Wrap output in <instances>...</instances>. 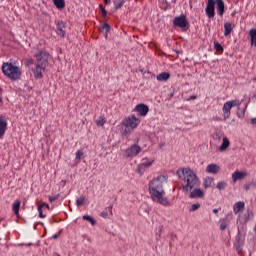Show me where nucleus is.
<instances>
[{
	"mask_svg": "<svg viewBox=\"0 0 256 256\" xmlns=\"http://www.w3.org/2000/svg\"><path fill=\"white\" fill-rule=\"evenodd\" d=\"M167 179L165 175L154 177L149 182L148 190L154 203H159V205H163L164 207H171V202L165 197V189H163V185H167Z\"/></svg>",
	"mask_w": 256,
	"mask_h": 256,
	"instance_id": "1",
	"label": "nucleus"
},
{
	"mask_svg": "<svg viewBox=\"0 0 256 256\" xmlns=\"http://www.w3.org/2000/svg\"><path fill=\"white\" fill-rule=\"evenodd\" d=\"M176 175L182 181V191L191 193L195 187H199V177L190 168H182L176 171Z\"/></svg>",
	"mask_w": 256,
	"mask_h": 256,
	"instance_id": "2",
	"label": "nucleus"
},
{
	"mask_svg": "<svg viewBox=\"0 0 256 256\" xmlns=\"http://www.w3.org/2000/svg\"><path fill=\"white\" fill-rule=\"evenodd\" d=\"M2 73L11 81H19L21 79V69L13 63L4 62L2 64Z\"/></svg>",
	"mask_w": 256,
	"mask_h": 256,
	"instance_id": "3",
	"label": "nucleus"
},
{
	"mask_svg": "<svg viewBox=\"0 0 256 256\" xmlns=\"http://www.w3.org/2000/svg\"><path fill=\"white\" fill-rule=\"evenodd\" d=\"M139 123H141V120L139 118H136L135 115H131L130 117H127L123 121V125L126 127L124 129V135H131V131L133 129H137L139 126Z\"/></svg>",
	"mask_w": 256,
	"mask_h": 256,
	"instance_id": "4",
	"label": "nucleus"
},
{
	"mask_svg": "<svg viewBox=\"0 0 256 256\" xmlns=\"http://www.w3.org/2000/svg\"><path fill=\"white\" fill-rule=\"evenodd\" d=\"M36 59V65H42L44 67H47V64L49 63V54L47 51L42 50L35 54Z\"/></svg>",
	"mask_w": 256,
	"mask_h": 256,
	"instance_id": "5",
	"label": "nucleus"
},
{
	"mask_svg": "<svg viewBox=\"0 0 256 256\" xmlns=\"http://www.w3.org/2000/svg\"><path fill=\"white\" fill-rule=\"evenodd\" d=\"M173 26L179 27V29H187V27H189V21H187L185 14L176 16L173 20Z\"/></svg>",
	"mask_w": 256,
	"mask_h": 256,
	"instance_id": "6",
	"label": "nucleus"
},
{
	"mask_svg": "<svg viewBox=\"0 0 256 256\" xmlns=\"http://www.w3.org/2000/svg\"><path fill=\"white\" fill-rule=\"evenodd\" d=\"M141 153V147L139 145L133 144L125 151L126 159H133V157H137Z\"/></svg>",
	"mask_w": 256,
	"mask_h": 256,
	"instance_id": "7",
	"label": "nucleus"
},
{
	"mask_svg": "<svg viewBox=\"0 0 256 256\" xmlns=\"http://www.w3.org/2000/svg\"><path fill=\"white\" fill-rule=\"evenodd\" d=\"M245 243V236H243V234H241V232H238L237 236H236V240L234 243V247L237 251V253H243V245Z\"/></svg>",
	"mask_w": 256,
	"mask_h": 256,
	"instance_id": "8",
	"label": "nucleus"
},
{
	"mask_svg": "<svg viewBox=\"0 0 256 256\" xmlns=\"http://www.w3.org/2000/svg\"><path fill=\"white\" fill-rule=\"evenodd\" d=\"M205 13L208 19H213V17H215V0L207 1Z\"/></svg>",
	"mask_w": 256,
	"mask_h": 256,
	"instance_id": "9",
	"label": "nucleus"
},
{
	"mask_svg": "<svg viewBox=\"0 0 256 256\" xmlns=\"http://www.w3.org/2000/svg\"><path fill=\"white\" fill-rule=\"evenodd\" d=\"M134 111H136L140 117H145L147 116V113H149V107L145 104H137Z\"/></svg>",
	"mask_w": 256,
	"mask_h": 256,
	"instance_id": "10",
	"label": "nucleus"
},
{
	"mask_svg": "<svg viewBox=\"0 0 256 256\" xmlns=\"http://www.w3.org/2000/svg\"><path fill=\"white\" fill-rule=\"evenodd\" d=\"M205 197V192L199 188H195L190 191L189 198L190 199H203Z\"/></svg>",
	"mask_w": 256,
	"mask_h": 256,
	"instance_id": "11",
	"label": "nucleus"
},
{
	"mask_svg": "<svg viewBox=\"0 0 256 256\" xmlns=\"http://www.w3.org/2000/svg\"><path fill=\"white\" fill-rule=\"evenodd\" d=\"M46 68L47 66L36 64L35 68L32 70L34 73V77L36 79H41V77H43V71H45Z\"/></svg>",
	"mask_w": 256,
	"mask_h": 256,
	"instance_id": "12",
	"label": "nucleus"
},
{
	"mask_svg": "<svg viewBox=\"0 0 256 256\" xmlns=\"http://www.w3.org/2000/svg\"><path fill=\"white\" fill-rule=\"evenodd\" d=\"M231 109H233L229 102H225L223 107H222V113H223V118L224 120L229 119V117H231Z\"/></svg>",
	"mask_w": 256,
	"mask_h": 256,
	"instance_id": "13",
	"label": "nucleus"
},
{
	"mask_svg": "<svg viewBox=\"0 0 256 256\" xmlns=\"http://www.w3.org/2000/svg\"><path fill=\"white\" fill-rule=\"evenodd\" d=\"M219 171H221V167L215 163L209 164L206 167V173H210L211 175H217Z\"/></svg>",
	"mask_w": 256,
	"mask_h": 256,
	"instance_id": "14",
	"label": "nucleus"
},
{
	"mask_svg": "<svg viewBox=\"0 0 256 256\" xmlns=\"http://www.w3.org/2000/svg\"><path fill=\"white\" fill-rule=\"evenodd\" d=\"M247 177V172H241V171H235L232 174V179L234 183H237V181H241Z\"/></svg>",
	"mask_w": 256,
	"mask_h": 256,
	"instance_id": "15",
	"label": "nucleus"
},
{
	"mask_svg": "<svg viewBox=\"0 0 256 256\" xmlns=\"http://www.w3.org/2000/svg\"><path fill=\"white\" fill-rule=\"evenodd\" d=\"M5 131H7V120L4 116H0V137L5 135Z\"/></svg>",
	"mask_w": 256,
	"mask_h": 256,
	"instance_id": "16",
	"label": "nucleus"
},
{
	"mask_svg": "<svg viewBox=\"0 0 256 256\" xmlns=\"http://www.w3.org/2000/svg\"><path fill=\"white\" fill-rule=\"evenodd\" d=\"M244 209H245V202L243 201L236 202L233 205V212L235 213V215H237L238 213H241V211H243Z\"/></svg>",
	"mask_w": 256,
	"mask_h": 256,
	"instance_id": "17",
	"label": "nucleus"
},
{
	"mask_svg": "<svg viewBox=\"0 0 256 256\" xmlns=\"http://www.w3.org/2000/svg\"><path fill=\"white\" fill-rule=\"evenodd\" d=\"M65 24L63 21H60L56 24V33L59 35V37H65Z\"/></svg>",
	"mask_w": 256,
	"mask_h": 256,
	"instance_id": "18",
	"label": "nucleus"
},
{
	"mask_svg": "<svg viewBox=\"0 0 256 256\" xmlns=\"http://www.w3.org/2000/svg\"><path fill=\"white\" fill-rule=\"evenodd\" d=\"M231 145L229 138L223 137L222 144L219 146L218 150L223 153V151H227V148Z\"/></svg>",
	"mask_w": 256,
	"mask_h": 256,
	"instance_id": "19",
	"label": "nucleus"
},
{
	"mask_svg": "<svg viewBox=\"0 0 256 256\" xmlns=\"http://www.w3.org/2000/svg\"><path fill=\"white\" fill-rule=\"evenodd\" d=\"M219 223H220V226H219L220 231H225V229H227V227H229V223H231V220H229L226 217V218L220 219Z\"/></svg>",
	"mask_w": 256,
	"mask_h": 256,
	"instance_id": "20",
	"label": "nucleus"
},
{
	"mask_svg": "<svg viewBox=\"0 0 256 256\" xmlns=\"http://www.w3.org/2000/svg\"><path fill=\"white\" fill-rule=\"evenodd\" d=\"M215 2L217 4L218 15H223V13L225 12V3L223 2V0H215Z\"/></svg>",
	"mask_w": 256,
	"mask_h": 256,
	"instance_id": "21",
	"label": "nucleus"
},
{
	"mask_svg": "<svg viewBox=\"0 0 256 256\" xmlns=\"http://www.w3.org/2000/svg\"><path fill=\"white\" fill-rule=\"evenodd\" d=\"M109 213H110V215H113V206H109L108 208L103 210L100 213V217H103V219H107V217H109Z\"/></svg>",
	"mask_w": 256,
	"mask_h": 256,
	"instance_id": "22",
	"label": "nucleus"
},
{
	"mask_svg": "<svg viewBox=\"0 0 256 256\" xmlns=\"http://www.w3.org/2000/svg\"><path fill=\"white\" fill-rule=\"evenodd\" d=\"M231 31H233V27L231 26V22H226L224 24V36L229 37V35H231Z\"/></svg>",
	"mask_w": 256,
	"mask_h": 256,
	"instance_id": "23",
	"label": "nucleus"
},
{
	"mask_svg": "<svg viewBox=\"0 0 256 256\" xmlns=\"http://www.w3.org/2000/svg\"><path fill=\"white\" fill-rule=\"evenodd\" d=\"M19 209H21V201L16 200L12 205V210L17 217H19Z\"/></svg>",
	"mask_w": 256,
	"mask_h": 256,
	"instance_id": "24",
	"label": "nucleus"
},
{
	"mask_svg": "<svg viewBox=\"0 0 256 256\" xmlns=\"http://www.w3.org/2000/svg\"><path fill=\"white\" fill-rule=\"evenodd\" d=\"M171 75L168 72H162L156 76L157 81H167Z\"/></svg>",
	"mask_w": 256,
	"mask_h": 256,
	"instance_id": "25",
	"label": "nucleus"
},
{
	"mask_svg": "<svg viewBox=\"0 0 256 256\" xmlns=\"http://www.w3.org/2000/svg\"><path fill=\"white\" fill-rule=\"evenodd\" d=\"M250 215L251 214L249 213V211H247V213H245L244 215L239 214L238 221H240L241 223H247V221H249Z\"/></svg>",
	"mask_w": 256,
	"mask_h": 256,
	"instance_id": "26",
	"label": "nucleus"
},
{
	"mask_svg": "<svg viewBox=\"0 0 256 256\" xmlns=\"http://www.w3.org/2000/svg\"><path fill=\"white\" fill-rule=\"evenodd\" d=\"M155 160L144 158L140 164H142L146 169H149L153 165Z\"/></svg>",
	"mask_w": 256,
	"mask_h": 256,
	"instance_id": "27",
	"label": "nucleus"
},
{
	"mask_svg": "<svg viewBox=\"0 0 256 256\" xmlns=\"http://www.w3.org/2000/svg\"><path fill=\"white\" fill-rule=\"evenodd\" d=\"M56 9H65V0H53Z\"/></svg>",
	"mask_w": 256,
	"mask_h": 256,
	"instance_id": "28",
	"label": "nucleus"
},
{
	"mask_svg": "<svg viewBox=\"0 0 256 256\" xmlns=\"http://www.w3.org/2000/svg\"><path fill=\"white\" fill-rule=\"evenodd\" d=\"M250 37L252 47H256V28L250 30Z\"/></svg>",
	"mask_w": 256,
	"mask_h": 256,
	"instance_id": "29",
	"label": "nucleus"
},
{
	"mask_svg": "<svg viewBox=\"0 0 256 256\" xmlns=\"http://www.w3.org/2000/svg\"><path fill=\"white\" fill-rule=\"evenodd\" d=\"M212 184H213V178H211V177H207L203 181L204 189H209V187H211Z\"/></svg>",
	"mask_w": 256,
	"mask_h": 256,
	"instance_id": "30",
	"label": "nucleus"
},
{
	"mask_svg": "<svg viewBox=\"0 0 256 256\" xmlns=\"http://www.w3.org/2000/svg\"><path fill=\"white\" fill-rule=\"evenodd\" d=\"M145 171H147V168L142 163H140L136 168V173H138V175H143Z\"/></svg>",
	"mask_w": 256,
	"mask_h": 256,
	"instance_id": "31",
	"label": "nucleus"
},
{
	"mask_svg": "<svg viewBox=\"0 0 256 256\" xmlns=\"http://www.w3.org/2000/svg\"><path fill=\"white\" fill-rule=\"evenodd\" d=\"M100 31H102V33L104 32L105 33V37H107V33L109 31H111V26L109 24H107V23H104L102 25V27L100 28Z\"/></svg>",
	"mask_w": 256,
	"mask_h": 256,
	"instance_id": "32",
	"label": "nucleus"
},
{
	"mask_svg": "<svg viewBox=\"0 0 256 256\" xmlns=\"http://www.w3.org/2000/svg\"><path fill=\"white\" fill-rule=\"evenodd\" d=\"M126 1L127 0H115L114 1L115 9H121L123 5H125Z\"/></svg>",
	"mask_w": 256,
	"mask_h": 256,
	"instance_id": "33",
	"label": "nucleus"
},
{
	"mask_svg": "<svg viewBox=\"0 0 256 256\" xmlns=\"http://www.w3.org/2000/svg\"><path fill=\"white\" fill-rule=\"evenodd\" d=\"M82 219H84V221H88L93 226L97 225V221H95L94 218L89 215H84Z\"/></svg>",
	"mask_w": 256,
	"mask_h": 256,
	"instance_id": "34",
	"label": "nucleus"
},
{
	"mask_svg": "<svg viewBox=\"0 0 256 256\" xmlns=\"http://www.w3.org/2000/svg\"><path fill=\"white\" fill-rule=\"evenodd\" d=\"M227 103L229 104L230 107H239V105H241V101L235 99V100H230L227 101Z\"/></svg>",
	"mask_w": 256,
	"mask_h": 256,
	"instance_id": "35",
	"label": "nucleus"
},
{
	"mask_svg": "<svg viewBox=\"0 0 256 256\" xmlns=\"http://www.w3.org/2000/svg\"><path fill=\"white\" fill-rule=\"evenodd\" d=\"M81 205H85V196H80V197L76 200V206H77V207H81Z\"/></svg>",
	"mask_w": 256,
	"mask_h": 256,
	"instance_id": "36",
	"label": "nucleus"
},
{
	"mask_svg": "<svg viewBox=\"0 0 256 256\" xmlns=\"http://www.w3.org/2000/svg\"><path fill=\"white\" fill-rule=\"evenodd\" d=\"M201 208V204L200 203H195V204H192L190 207H189V211L190 212H193V211H197L198 209Z\"/></svg>",
	"mask_w": 256,
	"mask_h": 256,
	"instance_id": "37",
	"label": "nucleus"
},
{
	"mask_svg": "<svg viewBox=\"0 0 256 256\" xmlns=\"http://www.w3.org/2000/svg\"><path fill=\"white\" fill-rule=\"evenodd\" d=\"M96 125H98V127H103L105 125V118L104 117H99L96 120Z\"/></svg>",
	"mask_w": 256,
	"mask_h": 256,
	"instance_id": "38",
	"label": "nucleus"
},
{
	"mask_svg": "<svg viewBox=\"0 0 256 256\" xmlns=\"http://www.w3.org/2000/svg\"><path fill=\"white\" fill-rule=\"evenodd\" d=\"M227 187L226 182L220 181L217 183L216 189H219V191H222V189H225Z\"/></svg>",
	"mask_w": 256,
	"mask_h": 256,
	"instance_id": "39",
	"label": "nucleus"
},
{
	"mask_svg": "<svg viewBox=\"0 0 256 256\" xmlns=\"http://www.w3.org/2000/svg\"><path fill=\"white\" fill-rule=\"evenodd\" d=\"M214 49H215L218 53L223 52V46H221V45L219 44V42H214Z\"/></svg>",
	"mask_w": 256,
	"mask_h": 256,
	"instance_id": "40",
	"label": "nucleus"
},
{
	"mask_svg": "<svg viewBox=\"0 0 256 256\" xmlns=\"http://www.w3.org/2000/svg\"><path fill=\"white\" fill-rule=\"evenodd\" d=\"M100 10H101V15L102 17H107V10H105V8L103 7V5H99Z\"/></svg>",
	"mask_w": 256,
	"mask_h": 256,
	"instance_id": "41",
	"label": "nucleus"
},
{
	"mask_svg": "<svg viewBox=\"0 0 256 256\" xmlns=\"http://www.w3.org/2000/svg\"><path fill=\"white\" fill-rule=\"evenodd\" d=\"M81 157H83V151L81 150H77L76 151V156H75V159H81Z\"/></svg>",
	"mask_w": 256,
	"mask_h": 256,
	"instance_id": "42",
	"label": "nucleus"
},
{
	"mask_svg": "<svg viewBox=\"0 0 256 256\" xmlns=\"http://www.w3.org/2000/svg\"><path fill=\"white\" fill-rule=\"evenodd\" d=\"M48 199L50 203H53L54 201H57V199H59V194L55 196H49Z\"/></svg>",
	"mask_w": 256,
	"mask_h": 256,
	"instance_id": "43",
	"label": "nucleus"
},
{
	"mask_svg": "<svg viewBox=\"0 0 256 256\" xmlns=\"http://www.w3.org/2000/svg\"><path fill=\"white\" fill-rule=\"evenodd\" d=\"M38 213L41 219H45V215L43 214V209L41 208V206H38Z\"/></svg>",
	"mask_w": 256,
	"mask_h": 256,
	"instance_id": "44",
	"label": "nucleus"
},
{
	"mask_svg": "<svg viewBox=\"0 0 256 256\" xmlns=\"http://www.w3.org/2000/svg\"><path fill=\"white\" fill-rule=\"evenodd\" d=\"M105 5H111V0H104Z\"/></svg>",
	"mask_w": 256,
	"mask_h": 256,
	"instance_id": "45",
	"label": "nucleus"
},
{
	"mask_svg": "<svg viewBox=\"0 0 256 256\" xmlns=\"http://www.w3.org/2000/svg\"><path fill=\"white\" fill-rule=\"evenodd\" d=\"M213 137H214V139H221V136H219V134H217V133H216V134H214V136H213Z\"/></svg>",
	"mask_w": 256,
	"mask_h": 256,
	"instance_id": "46",
	"label": "nucleus"
},
{
	"mask_svg": "<svg viewBox=\"0 0 256 256\" xmlns=\"http://www.w3.org/2000/svg\"><path fill=\"white\" fill-rule=\"evenodd\" d=\"M251 123H252V125H256V118H253V119L251 120Z\"/></svg>",
	"mask_w": 256,
	"mask_h": 256,
	"instance_id": "47",
	"label": "nucleus"
},
{
	"mask_svg": "<svg viewBox=\"0 0 256 256\" xmlns=\"http://www.w3.org/2000/svg\"><path fill=\"white\" fill-rule=\"evenodd\" d=\"M59 237V234H54L53 236H52V239H57Z\"/></svg>",
	"mask_w": 256,
	"mask_h": 256,
	"instance_id": "48",
	"label": "nucleus"
},
{
	"mask_svg": "<svg viewBox=\"0 0 256 256\" xmlns=\"http://www.w3.org/2000/svg\"><path fill=\"white\" fill-rule=\"evenodd\" d=\"M245 115V110H243L242 115L238 113V117H243Z\"/></svg>",
	"mask_w": 256,
	"mask_h": 256,
	"instance_id": "49",
	"label": "nucleus"
},
{
	"mask_svg": "<svg viewBox=\"0 0 256 256\" xmlns=\"http://www.w3.org/2000/svg\"><path fill=\"white\" fill-rule=\"evenodd\" d=\"M213 213H219V209L214 208V209H213Z\"/></svg>",
	"mask_w": 256,
	"mask_h": 256,
	"instance_id": "50",
	"label": "nucleus"
},
{
	"mask_svg": "<svg viewBox=\"0 0 256 256\" xmlns=\"http://www.w3.org/2000/svg\"><path fill=\"white\" fill-rule=\"evenodd\" d=\"M53 256H61L59 253H54Z\"/></svg>",
	"mask_w": 256,
	"mask_h": 256,
	"instance_id": "51",
	"label": "nucleus"
},
{
	"mask_svg": "<svg viewBox=\"0 0 256 256\" xmlns=\"http://www.w3.org/2000/svg\"><path fill=\"white\" fill-rule=\"evenodd\" d=\"M191 99H197V96H191Z\"/></svg>",
	"mask_w": 256,
	"mask_h": 256,
	"instance_id": "52",
	"label": "nucleus"
},
{
	"mask_svg": "<svg viewBox=\"0 0 256 256\" xmlns=\"http://www.w3.org/2000/svg\"><path fill=\"white\" fill-rule=\"evenodd\" d=\"M45 207H47V209H49V204H44Z\"/></svg>",
	"mask_w": 256,
	"mask_h": 256,
	"instance_id": "53",
	"label": "nucleus"
},
{
	"mask_svg": "<svg viewBox=\"0 0 256 256\" xmlns=\"http://www.w3.org/2000/svg\"><path fill=\"white\" fill-rule=\"evenodd\" d=\"M27 246L29 247V246H31V244H28Z\"/></svg>",
	"mask_w": 256,
	"mask_h": 256,
	"instance_id": "54",
	"label": "nucleus"
},
{
	"mask_svg": "<svg viewBox=\"0 0 256 256\" xmlns=\"http://www.w3.org/2000/svg\"><path fill=\"white\" fill-rule=\"evenodd\" d=\"M0 103H1V99H0Z\"/></svg>",
	"mask_w": 256,
	"mask_h": 256,
	"instance_id": "55",
	"label": "nucleus"
},
{
	"mask_svg": "<svg viewBox=\"0 0 256 256\" xmlns=\"http://www.w3.org/2000/svg\"><path fill=\"white\" fill-rule=\"evenodd\" d=\"M0 1H3V0H0Z\"/></svg>",
	"mask_w": 256,
	"mask_h": 256,
	"instance_id": "56",
	"label": "nucleus"
}]
</instances>
